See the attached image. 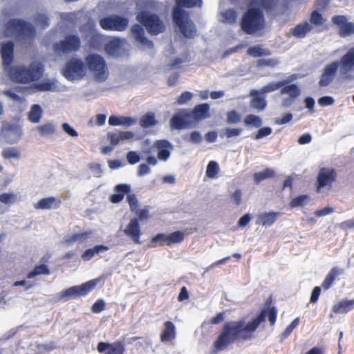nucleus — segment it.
Instances as JSON below:
<instances>
[{
    "label": "nucleus",
    "instance_id": "nucleus-38",
    "mask_svg": "<svg viewBox=\"0 0 354 354\" xmlns=\"http://www.w3.org/2000/svg\"><path fill=\"white\" fill-rule=\"evenodd\" d=\"M247 53L252 57H266L270 55V50L262 47L260 45H256L249 48Z\"/></svg>",
    "mask_w": 354,
    "mask_h": 354
},
{
    "label": "nucleus",
    "instance_id": "nucleus-61",
    "mask_svg": "<svg viewBox=\"0 0 354 354\" xmlns=\"http://www.w3.org/2000/svg\"><path fill=\"white\" fill-rule=\"evenodd\" d=\"M106 304L103 299L97 300L92 306L91 310L94 313H100L105 309Z\"/></svg>",
    "mask_w": 354,
    "mask_h": 354
},
{
    "label": "nucleus",
    "instance_id": "nucleus-6",
    "mask_svg": "<svg viewBox=\"0 0 354 354\" xmlns=\"http://www.w3.org/2000/svg\"><path fill=\"white\" fill-rule=\"evenodd\" d=\"M86 70L97 82H104L109 77V69L103 57L97 54H90L85 59Z\"/></svg>",
    "mask_w": 354,
    "mask_h": 354
},
{
    "label": "nucleus",
    "instance_id": "nucleus-55",
    "mask_svg": "<svg viewBox=\"0 0 354 354\" xmlns=\"http://www.w3.org/2000/svg\"><path fill=\"white\" fill-rule=\"evenodd\" d=\"M158 3L155 0H138L137 7L139 9H151L158 6Z\"/></svg>",
    "mask_w": 354,
    "mask_h": 354
},
{
    "label": "nucleus",
    "instance_id": "nucleus-14",
    "mask_svg": "<svg viewBox=\"0 0 354 354\" xmlns=\"http://www.w3.org/2000/svg\"><path fill=\"white\" fill-rule=\"evenodd\" d=\"M128 24L127 19L117 15L107 17L100 21V26L106 30L122 31L126 29Z\"/></svg>",
    "mask_w": 354,
    "mask_h": 354
},
{
    "label": "nucleus",
    "instance_id": "nucleus-20",
    "mask_svg": "<svg viewBox=\"0 0 354 354\" xmlns=\"http://www.w3.org/2000/svg\"><path fill=\"white\" fill-rule=\"evenodd\" d=\"M131 31L135 40L139 44L141 48H151L153 43L146 37L142 27L140 25L136 24L131 28Z\"/></svg>",
    "mask_w": 354,
    "mask_h": 354
},
{
    "label": "nucleus",
    "instance_id": "nucleus-40",
    "mask_svg": "<svg viewBox=\"0 0 354 354\" xmlns=\"http://www.w3.org/2000/svg\"><path fill=\"white\" fill-rule=\"evenodd\" d=\"M43 111L41 106L38 104L32 106L29 113L28 119L31 122L39 123L41 118Z\"/></svg>",
    "mask_w": 354,
    "mask_h": 354
},
{
    "label": "nucleus",
    "instance_id": "nucleus-3",
    "mask_svg": "<svg viewBox=\"0 0 354 354\" xmlns=\"http://www.w3.org/2000/svg\"><path fill=\"white\" fill-rule=\"evenodd\" d=\"M259 1L252 0L245 12L242 15L240 26L246 34L253 35L265 27V18Z\"/></svg>",
    "mask_w": 354,
    "mask_h": 354
},
{
    "label": "nucleus",
    "instance_id": "nucleus-25",
    "mask_svg": "<svg viewBox=\"0 0 354 354\" xmlns=\"http://www.w3.org/2000/svg\"><path fill=\"white\" fill-rule=\"evenodd\" d=\"M176 326L171 321L164 323V328L160 335V340L162 342H170L176 338Z\"/></svg>",
    "mask_w": 354,
    "mask_h": 354
},
{
    "label": "nucleus",
    "instance_id": "nucleus-16",
    "mask_svg": "<svg viewBox=\"0 0 354 354\" xmlns=\"http://www.w3.org/2000/svg\"><path fill=\"white\" fill-rule=\"evenodd\" d=\"M80 46V41L77 36L69 35L64 40L55 44L54 49L56 52L68 53L77 50Z\"/></svg>",
    "mask_w": 354,
    "mask_h": 354
},
{
    "label": "nucleus",
    "instance_id": "nucleus-11",
    "mask_svg": "<svg viewBox=\"0 0 354 354\" xmlns=\"http://www.w3.org/2000/svg\"><path fill=\"white\" fill-rule=\"evenodd\" d=\"M63 75L70 81L79 80L86 75V68L82 60L71 58L62 69Z\"/></svg>",
    "mask_w": 354,
    "mask_h": 354
},
{
    "label": "nucleus",
    "instance_id": "nucleus-31",
    "mask_svg": "<svg viewBox=\"0 0 354 354\" xmlns=\"http://www.w3.org/2000/svg\"><path fill=\"white\" fill-rule=\"evenodd\" d=\"M237 19V12L233 9L221 10L218 21L225 24H234Z\"/></svg>",
    "mask_w": 354,
    "mask_h": 354
},
{
    "label": "nucleus",
    "instance_id": "nucleus-28",
    "mask_svg": "<svg viewBox=\"0 0 354 354\" xmlns=\"http://www.w3.org/2000/svg\"><path fill=\"white\" fill-rule=\"evenodd\" d=\"M13 48L12 43L7 42L3 43L1 46V54L3 59V63L5 65H10L13 59Z\"/></svg>",
    "mask_w": 354,
    "mask_h": 354
},
{
    "label": "nucleus",
    "instance_id": "nucleus-18",
    "mask_svg": "<svg viewBox=\"0 0 354 354\" xmlns=\"http://www.w3.org/2000/svg\"><path fill=\"white\" fill-rule=\"evenodd\" d=\"M126 236L130 238L134 243L140 244V241L142 235L140 225L137 218H133L130 220L129 224L124 230Z\"/></svg>",
    "mask_w": 354,
    "mask_h": 354
},
{
    "label": "nucleus",
    "instance_id": "nucleus-30",
    "mask_svg": "<svg viewBox=\"0 0 354 354\" xmlns=\"http://www.w3.org/2000/svg\"><path fill=\"white\" fill-rule=\"evenodd\" d=\"M159 124L156 115L153 112H147L144 114L140 119L139 124L143 129L152 128Z\"/></svg>",
    "mask_w": 354,
    "mask_h": 354
},
{
    "label": "nucleus",
    "instance_id": "nucleus-33",
    "mask_svg": "<svg viewBox=\"0 0 354 354\" xmlns=\"http://www.w3.org/2000/svg\"><path fill=\"white\" fill-rule=\"evenodd\" d=\"M209 107L207 104H202L194 108L193 112L191 113L193 115L195 124L198 120L204 119L209 116Z\"/></svg>",
    "mask_w": 354,
    "mask_h": 354
},
{
    "label": "nucleus",
    "instance_id": "nucleus-48",
    "mask_svg": "<svg viewBox=\"0 0 354 354\" xmlns=\"http://www.w3.org/2000/svg\"><path fill=\"white\" fill-rule=\"evenodd\" d=\"M185 239V234L181 231H176L167 234V245L180 243Z\"/></svg>",
    "mask_w": 354,
    "mask_h": 354
},
{
    "label": "nucleus",
    "instance_id": "nucleus-57",
    "mask_svg": "<svg viewBox=\"0 0 354 354\" xmlns=\"http://www.w3.org/2000/svg\"><path fill=\"white\" fill-rule=\"evenodd\" d=\"M325 21L326 19L324 17H322V16L319 13H318L317 11H313L311 13L310 19V24L311 25L313 24L315 26H321L324 24Z\"/></svg>",
    "mask_w": 354,
    "mask_h": 354
},
{
    "label": "nucleus",
    "instance_id": "nucleus-37",
    "mask_svg": "<svg viewBox=\"0 0 354 354\" xmlns=\"http://www.w3.org/2000/svg\"><path fill=\"white\" fill-rule=\"evenodd\" d=\"M313 28V26L308 22H304L297 25L292 30V35L299 38H302L306 36V35Z\"/></svg>",
    "mask_w": 354,
    "mask_h": 354
},
{
    "label": "nucleus",
    "instance_id": "nucleus-51",
    "mask_svg": "<svg viewBox=\"0 0 354 354\" xmlns=\"http://www.w3.org/2000/svg\"><path fill=\"white\" fill-rule=\"evenodd\" d=\"M252 97V99L250 102V106L259 111H263L266 106V101L263 98H261L257 95Z\"/></svg>",
    "mask_w": 354,
    "mask_h": 354
},
{
    "label": "nucleus",
    "instance_id": "nucleus-56",
    "mask_svg": "<svg viewBox=\"0 0 354 354\" xmlns=\"http://www.w3.org/2000/svg\"><path fill=\"white\" fill-rule=\"evenodd\" d=\"M241 115L236 111H230L226 113V121L228 124H237L241 121Z\"/></svg>",
    "mask_w": 354,
    "mask_h": 354
},
{
    "label": "nucleus",
    "instance_id": "nucleus-8",
    "mask_svg": "<svg viewBox=\"0 0 354 354\" xmlns=\"http://www.w3.org/2000/svg\"><path fill=\"white\" fill-rule=\"evenodd\" d=\"M101 278L91 279L80 286H74L68 288L58 295V299L61 300H68L71 298L85 296L93 290L100 281Z\"/></svg>",
    "mask_w": 354,
    "mask_h": 354
},
{
    "label": "nucleus",
    "instance_id": "nucleus-24",
    "mask_svg": "<svg viewBox=\"0 0 354 354\" xmlns=\"http://www.w3.org/2000/svg\"><path fill=\"white\" fill-rule=\"evenodd\" d=\"M114 191L115 193L110 196L109 200L113 203H119L123 200L124 195L131 192V187L127 184H119L115 187Z\"/></svg>",
    "mask_w": 354,
    "mask_h": 354
},
{
    "label": "nucleus",
    "instance_id": "nucleus-63",
    "mask_svg": "<svg viewBox=\"0 0 354 354\" xmlns=\"http://www.w3.org/2000/svg\"><path fill=\"white\" fill-rule=\"evenodd\" d=\"M292 120V114L290 113H287L284 115L281 118H277L274 119V124L277 125H283L290 122Z\"/></svg>",
    "mask_w": 354,
    "mask_h": 354
},
{
    "label": "nucleus",
    "instance_id": "nucleus-35",
    "mask_svg": "<svg viewBox=\"0 0 354 354\" xmlns=\"http://www.w3.org/2000/svg\"><path fill=\"white\" fill-rule=\"evenodd\" d=\"M158 159L156 156H147L146 162L140 164L138 169V176H142L150 173L149 166H154L157 164Z\"/></svg>",
    "mask_w": 354,
    "mask_h": 354
},
{
    "label": "nucleus",
    "instance_id": "nucleus-2",
    "mask_svg": "<svg viewBox=\"0 0 354 354\" xmlns=\"http://www.w3.org/2000/svg\"><path fill=\"white\" fill-rule=\"evenodd\" d=\"M337 75L345 81L354 80V47L349 48L339 59L324 66L318 86L321 88L328 86Z\"/></svg>",
    "mask_w": 354,
    "mask_h": 354
},
{
    "label": "nucleus",
    "instance_id": "nucleus-64",
    "mask_svg": "<svg viewBox=\"0 0 354 354\" xmlns=\"http://www.w3.org/2000/svg\"><path fill=\"white\" fill-rule=\"evenodd\" d=\"M317 102L321 106H331L334 104V100L330 96H324L319 98Z\"/></svg>",
    "mask_w": 354,
    "mask_h": 354
},
{
    "label": "nucleus",
    "instance_id": "nucleus-44",
    "mask_svg": "<svg viewBox=\"0 0 354 354\" xmlns=\"http://www.w3.org/2000/svg\"><path fill=\"white\" fill-rule=\"evenodd\" d=\"M243 123L246 127L258 128L261 126L262 120L259 116L253 114H249L245 117Z\"/></svg>",
    "mask_w": 354,
    "mask_h": 354
},
{
    "label": "nucleus",
    "instance_id": "nucleus-17",
    "mask_svg": "<svg viewBox=\"0 0 354 354\" xmlns=\"http://www.w3.org/2000/svg\"><path fill=\"white\" fill-rule=\"evenodd\" d=\"M99 353L104 354H124L125 344L122 341H115L113 343L100 342L97 346Z\"/></svg>",
    "mask_w": 354,
    "mask_h": 354
},
{
    "label": "nucleus",
    "instance_id": "nucleus-26",
    "mask_svg": "<svg viewBox=\"0 0 354 354\" xmlns=\"http://www.w3.org/2000/svg\"><path fill=\"white\" fill-rule=\"evenodd\" d=\"M353 309H354V299L341 300L332 307V311L335 314H346Z\"/></svg>",
    "mask_w": 354,
    "mask_h": 354
},
{
    "label": "nucleus",
    "instance_id": "nucleus-21",
    "mask_svg": "<svg viewBox=\"0 0 354 354\" xmlns=\"http://www.w3.org/2000/svg\"><path fill=\"white\" fill-rule=\"evenodd\" d=\"M137 122L138 118L136 117L111 115L109 118V124L111 126L128 128L135 125Z\"/></svg>",
    "mask_w": 354,
    "mask_h": 354
},
{
    "label": "nucleus",
    "instance_id": "nucleus-12",
    "mask_svg": "<svg viewBox=\"0 0 354 354\" xmlns=\"http://www.w3.org/2000/svg\"><path fill=\"white\" fill-rule=\"evenodd\" d=\"M128 44L124 39L111 38L104 44V52L112 57H120L127 55Z\"/></svg>",
    "mask_w": 354,
    "mask_h": 354
},
{
    "label": "nucleus",
    "instance_id": "nucleus-39",
    "mask_svg": "<svg viewBox=\"0 0 354 354\" xmlns=\"http://www.w3.org/2000/svg\"><path fill=\"white\" fill-rule=\"evenodd\" d=\"M340 274V272L337 268H333L322 283V288L324 290L329 289L335 281L336 277Z\"/></svg>",
    "mask_w": 354,
    "mask_h": 354
},
{
    "label": "nucleus",
    "instance_id": "nucleus-46",
    "mask_svg": "<svg viewBox=\"0 0 354 354\" xmlns=\"http://www.w3.org/2000/svg\"><path fill=\"white\" fill-rule=\"evenodd\" d=\"M57 82L55 80H47L37 84L35 88L39 91H55L57 88Z\"/></svg>",
    "mask_w": 354,
    "mask_h": 354
},
{
    "label": "nucleus",
    "instance_id": "nucleus-50",
    "mask_svg": "<svg viewBox=\"0 0 354 354\" xmlns=\"http://www.w3.org/2000/svg\"><path fill=\"white\" fill-rule=\"evenodd\" d=\"M241 133V129L237 128H225L223 129L220 135L222 138H235L239 136Z\"/></svg>",
    "mask_w": 354,
    "mask_h": 354
},
{
    "label": "nucleus",
    "instance_id": "nucleus-62",
    "mask_svg": "<svg viewBox=\"0 0 354 354\" xmlns=\"http://www.w3.org/2000/svg\"><path fill=\"white\" fill-rule=\"evenodd\" d=\"M271 133L272 129L270 127H263L258 130L257 133L254 136V138L255 140H260L270 135Z\"/></svg>",
    "mask_w": 354,
    "mask_h": 354
},
{
    "label": "nucleus",
    "instance_id": "nucleus-59",
    "mask_svg": "<svg viewBox=\"0 0 354 354\" xmlns=\"http://www.w3.org/2000/svg\"><path fill=\"white\" fill-rule=\"evenodd\" d=\"M192 97L193 94L191 92L185 91L176 99V103L183 105L189 102Z\"/></svg>",
    "mask_w": 354,
    "mask_h": 354
},
{
    "label": "nucleus",
    "instance_id": "nucleus-4",
    "mask_svg": "<svg viewBox=\"0 0 354 354\" xmlns=\"http://www.w3.org/2000/svg\"><path fill=\"white\" fill-rule=\"evenodd\" d=\"M44 73L43 65L33 62L28 66H17L10 70L12 80L17 83L29 84L38 81Z\"/></svg>",
    "mask_w": 354,
    "mask_h": 354
},
{
    "label": "nucleus",
    "instance_id": "nucleus-10",
    "mask_svg": "<svg viewBox=\"0 0 354 354\" xmlns=\"http://www.w3.org/2000/svg\"><path fill=\"white\" fill-rule=\"evenodd\" d=\"M136 19L145 26L151 35H158L165 30L164 22L157 15L140 12L136 16Z\"/></svg>",
    "mask_w": 354,
    "mask_h": 354
},
{
    "label": "nucleus",
    "instance_id": "nucleus-36",
    "mask_svg": "<svg viewBox=\"0 0 354 354\" xmlns=\"http://www.w3.org/2000/svg\"><path fill=\"white\" fill-rule=\"evenodd\" d=\"M109 248L103 245H95L93 248L86 250L82 254L84 261L91 260L96 254L107 251Z\"/></svg>",
    "mask_w": 354,
    "mask_h": 354
},
{
    "label": "nucleus",
    "instance_id": "nucleus-41",
    "mask_svg": "<svg viewBox=\"0 0 354 354\" xmlns=\"http://www.w3.org/2000/svg\"><path fill=\"white\" fill-rule=\"evenodd\" d=\"M55 125L52 122L45 123L37 128V131L42 137H49L55 133Z\"/></svg>",
    "mask_w": 354,
    "mask_h": 354
},
{
    "label": "nucleus",
    "instance_id": "nucleus-58",
    "mask_svg": "<svg viewBox=\"0 0 354 354\" xmlns=\"http://www.w3.org/2000/svg\"><path fill=\"white\" fill-rule=\"evenodd\" d=\"M127 202L131 212H135L138 209V201L134 194H130L127 196Z\"/></svg>",
    "mask_w": 354,
    "mask_h": 354
},
{
    "label": "nucleus",
    "instance_id": "nucleus-13",
    "mask_svg": "<svg viewBox=\"0 0 354 354\" xmlns=\"http://www.w3.org/2000/svg\"><path fill=\"white\" fill-rule=\"evenodd\" d=\"M195 124L193 115L187 110L178 111L170 120L171 127L176 129L192 128Z\"/></svg>",
    "mask_w": 354,
    "mask_h": 354
},
{
    "label": "nucleus",
    "instance_id": "nucleus-5",
    "mask_svg": "<svg viewBox=\"0 0 354 354\" xmlns=\"http://www.w3.org/2000/svg\"><path fill=\"white\" fill-rule=\"evenodd\" d=\"M35 35V31L30 24L18 19L10 20L8 26H1L0 30L1 37L15 36L24 44L28 43Z\"/></svg>",
    "mask_w": 354,
    "mask_h": 354
},
{
    "label": "nucleus",
    "instance_id": "nucleus-9",
    "mask_svg": "<svg viewBox=\"0 0 354 354\" xmlns=\"http://www.w3.org/2000/svg\"><path fill=\"white\" fill-rule=\"evenodd\" d=\"M296 78L297 77L295 75H292L282 80V82H286V84L281 86L280 94L287 95L288 96L282 99L281 102V107H290L300 95L301 90L299 86L297 84L291 83V82Z\"/></svg>",
    "mask_w": 354,
    "mask_h": 354
},
{
    "label": "nucleus",
    "instance_id": "nucleus-19",
    "mask_svg": "<svg viewBox=\"0 0 354 354\" xmlns=\"http://www.w3.org/2000/svg\"><path fill=\"white\" fill-rule=\"evenodd\" d=\"M332 21L337 26L341 36L348 37L354 35V24L347 22L344 16H335Z\"/></svg>",
    "mask_w": 354,
    "mask_h": 354
},
{
    "label": "nucleus",
    "instance_id": "nucleus-53",
    "mask_svg": "<svg viewBox=\"0 0 354 354\" xmlns=\"http://www.w3.org/2000/svg\"><path fill=\"white\" fill-rule=\"evenodd\" d=\"M279 63V60L276 58L261 59L257 61V66L259 67H274Z\"/></svg>",
    "mask_w": 354,
    "mask_h": 354
},
{
    "label": "nucleus",
    "instance_id": "nucleus-32",
    "mask_svg": "<svg viewBox=\"0 0 354 354\" xmlns=\"http://www.w3.org/2000/svg\"><path fill=\"white\" fill-rule=\"evenodd\" d=\"M92 231H85L80 233H75L64 239V243L70 245L75 242H84L92 234Z\"/></svg>",
    "mask_w": 354,
    "mask_h": 354
},
{
    "label": "nucleus",
    "instance_id": "nucleus-42",
    "mask_svg": "<svg viewBox=\"0 0 354 354\" xmlns=\"http://www.w3.org/2000/svg\"><path fill=\"white\" fill-rule=\"evenodd\" d=\"M50 273L48 267L45 264L37 266L30 272L27 276V279H32L39 275H48Z\"/></svg>",
    "mask_w": 354,
    "mask_h": 354
},
{
    "label": "nucleus",
    "instance_id": "nucleus-15",
    "mask_svg": "<svg viewBox=\"0 0 354 354\" xmlns=\"http://www.w3.org/2000/svg\"><path fill=\"white\" fill-rule=\"evenodd\" d=\"M337 178V173L334 169L322 167L317 177V192H319L322 188L331 187Z\"/></svg>",
    "mask_w": 354,
    "mask_h": 354
},
{
    "label": "nucleus",
    "instance_id": "nucleus-43",
    "mask_svg": "<svg viewBox=\"0 0 354 354\" xmlns=\"http://www.w3.org/2000/svg\"><path fill=\"white\" fill-rule=\"evenodd\" d=\"M202 5L201 0H176L175 6L173 10L176 7L179 9H183V7L193 8L195 6L201 7Z\"/></svg>",
    "mask_w": 354,
    "mask_h": 354
},
{
    "label": "nucleus",
    "instance_id": "nucleus-22",
    "mask_svg": "<svg viewBox=\"0 0 354 354\" xmlns=\"http://www.w3.org/2000/svg\"><path fill=\"white\" fill-rule=\"evenodd\" d=\"M21 135V131L19 126L5 124L2 129V136L8 142L17 141Z\"/></svg>",
    "mask_w": 354,
    "mask_h": 354
},
{
    "label": "nucleus",
    "instance_id": "nucleus-7",
    "mask_svg": "<svg viewBox=\"0 0 354 354\" xmlns=\"http://www.w3.org/2000/svg\"><path fill=\"white\" fill-rule=\"evenodd\" d=\"M172 19L178 27L180 32L187 38L194 37L196 35V28L189 19L188 13L183 9L176 8L172 12Z\"/></svg>",
    "mask_w": 354,
    "mask_h": 354
},
{
    "label": "nucleus",
    "instance_id": "nucleus-1",
    "mask_svg": "<svg viewBox=\"0 0 354 354\" xmlns=\"http://www.w3.org/2000/svg\"><path fill=\"white\" fill-rule=\"evenodd\" d=\"M268 316L270 326H274L277 321V310L274 306L261 310L259 314L248 323L244 319L237 321L225 322L218 335L213 344V348L209 354H217L227 349L235 342H245L252 339L254 333L260 324L266 321Z\"/></svg>",
    "mask_w": 354,
    "mask_h": 354
},
{
    "label": "nucleus",
    "instance_id": "nucleus-45",
    "mask_svg": "<svg viewBox=\"0 0 354 354\" xmlns=\"http://www.w3.org/2000/svg\"><path fill=\"white\" fill-rule=\"evenodd\" d=\"M274 176V171L271 169H266L262 171L255 173L254 174V181L256 184L260 183L261 181L272 178Z\"/></svg>",
    "mask_w": 354,
    "mask_h": 354
},
{
    "label": "nucleus",
    "instance_id": "nucleus-29",
    "mask_svg": "<svg viewBox=\"0 0 354 354\" xmlns=\"http://www.w3.org/2000/svg\"><path fill=\"white\" fill-rule=\"evenodd\" d=\"M284 84H286V82H282V80L279 81L277 82H270L267 85L264 86L263 87H262L260 90H252L250 93V95L254 96L274 92L278 90L279 88H281V86H283Z\"/></svg>",
    "mask_w": 354,
    "mask_h": 354
},
{
    "label": "nucleus",
    "instance_id": "nucleus-60",
    "mask_svg": "<svg viewBox=\"0 0 354 354\" xmlns=\"http://www.w3.org/2000/svg\"><path fill=\"white\" fill-rule=\"evenodd\" d=\"M299 318H295L285 329L282 336L283 338H287L293 331V330L298 326Z\"/></svg>",
    "mask_w": 354,
    "mask_h": 354
},
{
    "label": "nucleus",
    "instance_id": "nucleus-27",
    "mask_svg": "<svg viewBox=\"0 0 354 354\" xmlns=\"http://www.w3.org/2000/svg\"><path fill=\"white\" fill-rule=\"evenodd\" d=\"M280 213L274 212L262 213L258 216L256 223L257 225L266 227L271 226L275 223Z\"/></svg>",
    "mask_w": 354,
    "mask_h": 354
},
{
    "label": "nucleus",
    "instance_id": "nucleus-47",
    "mask_svg": "<svg viewBox=\"0 0 354 354\" xmlns=\"http://www.w3.org/2000/svg\"><path fill=\"white\" fill-rule=\"evenodd\" d=\"M167 245V234L160 233L153 236L150 241L149 247L156 248L158 245Z\"/></svg>",
    "mask_w": 354,
    "mask_h": 354
},
{
    "label": "nucleus",
    "instance_id": "nucleus-34",
    "mask_svg": "<svg viewBox=\"0 0 354 354\" xmlns=\"http://www.w3.org/2000/svg\"><path fill=\"white\" fill-rule=\"evenodd\" d=\"M153 148L157 151V155H169L173 146L166 140H158L153 144Z\"/></svg>",
    "mask_w": 354,
    "mask_h": 354
},
{
    "label": "nucleus",
    "instance_id": "nucleus-54",
    "mask_svg": "<svg viewBox=\"0 0 354 354\" xmlns=\"http://www.w3.org/2000/svg\"><path fill=\"white\" fill-rule=\"evenodd\" d=\"M17 196L13 193H3L0 194V202L6 205L13 204L17 201Z\"/></svg>",
    "mask_w": 354,
    "mask_h": 354
},
{
    "label": "nucleus",
    "instance_id": "nucleus-52",
    "mask_svg": "<svg viewBox=\"0 0 354 354\" xmlns=\"http://www.w3.org/2000/svg\"><path fill=\"white\" fill-rule=\"evenodd\" d=\"M219 171L218 165L215 161H210L207 167L206 176L210 178L216 177Z\"/></svg>",
    "mask_w": 354,
    "mask_h": 354
},
{
    "label": "nucleus",
    "instance_id": "nucleus-23",
    "mask_svg": "<svg viewBox=\"0 0 354 354\" xmlns=\"http://www.w3.org/2000/svg\"><path fill=\"white\" fill-rule=\"evenodd\" d=\"M62 203L60 198L50 196L40 199L36 204L35 208L37 209H57Z\"/></svg>",
    "mask_w": 354,
    "mask_h": 354
},
{
    "label": "nucleus",
    "instance_id": "nucleus-49",
    "mask_svg": "<svg viewBox=\"0 0 354 354\" xmlns=\"http://www.w3.org/2000/svg\"><path fill=\"white\" fill-rule=\"evenodd\" d=\"M308 201L309 196L308 195H300L292 198L290 202L289 205L291 208L303 207L308 203Z\"/></svg>",
    "mask_w": 354,
    "mask_h": 354
}]
</instances>
